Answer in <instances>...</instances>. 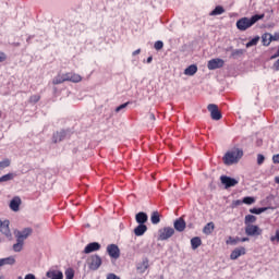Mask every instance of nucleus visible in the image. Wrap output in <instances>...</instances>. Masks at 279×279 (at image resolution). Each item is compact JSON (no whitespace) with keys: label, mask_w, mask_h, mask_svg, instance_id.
Here are the masks:
<instances>
[{"label":"nucleus","mask_w":279,"mask_h":279,"mask_svg":"<svg viewBox=\"0 0 279 279\" xmlns=\"http://www.w3.org/2000/svg\"><path fill=\"white\" fill-rule=\"evenodd\" d=\"M260 19H265V15H253L252 17H242L236 22V27L240 29V32H245L246 29H250L252 25H255V23H258Z\"/></svg>","instance_id":"nucleus-1"},{"label":"nucleus","mask_w":279,"mask_h":279,"mask_svg":"<svg viewBox=\"0 0 279 279\" xmlns=\"http://www.w3.org/2000/svg\"><path fill=\"white\" fill-rule=\"evenodd\" d=\"M243 158V150L239 148H232L231 150L227 151L223 157L225 165H236L239 160Z\"/></svg>","instance_id":"nucleus-2"},{"label":"nucleus","mask_w":279,"mask_h":279,"mask_svg":"<svg viewBox=\"0 0 279 279\" xmlns=\"http://www.w3.org/2000/svg\"><path fill=\"white\" fill-rule=\"evenodd\" d=\"M159 236H158V241H167L169 239H171V236H173V234H175V229L171 228V227H165L159 229Z\"/></svg>","instance_id":"nucleus-3"},{"label":"nucleus","mask_w":279,"mask_h":279,"mask_svg":"<svg viewBox=\"0 0 279 279\" xmlns=\"http://www.w3.org/2000/svg\"><path fill=\"white\" fill-rule=\"evenodd\" d=\"M34 232L32 228H25L22 231L15 230L14 236L17 241H22V243H25V240Z\"/></svg>","instance_id":"nucleus-4"},{"label":"nucleus","mask_w":279,"mask_h":279,"mask_svg":"<svg viewBox=\"0 0 279 279\" xmlns=\"http://www.w3.org/2000/svg\"><path fill=\"white\" fill-rule=\"evenodd\" d=\"M245 234H247V236H260L263 229H259L256 225H247L245 227Z\"/></svg>","instance_id":"nucleus-5"},{"label":"nucleus","mask_w":279,"mask_h":279,"mask_svg":"<svg viewBox=\"0 0 279 279\" xmlns=\"http://www.w3.org/2000/svg\"><path fill=\"white\" fill-rule=\"evenodd\" d=\"M0 232L9 239V241H12V232L10 231V220H1L0 219Z\"/></svg>","instance_id":"nucleus-6"},{"label":"nucleus","mask_w":279,"mask_h":279,"mask_svg":"<svg viewBox=\"0 0 279 279\" xmlns=\"http://www.w3.org/2000/svg\"><path fill=\"white\" fill-rule=\"evenodd\" d=\"M207 110L210 112V117L214 121L221 120V111H219V107L215 104H210L207 106Z\"/></svg>","instance_id":"nucleus-7"},{"label":"nucleus","mask_w":279,"mask_h":279,"mask_svg":"<svg viewBox=\"0 0 279 279\" xmlns=\"http://www.w3.org/2000/svg\"><path fill=\"white\" fill-rule=\"evenodd\" d=\"M223 64H226V61H223L222 59H211L207 63V69H209V71H215L216 69H221Z\"/></svg>","instance_id":"nucleus-8"},{"label":"nucleus","mask_w":279,"mask_h":279,"mask_svg":"<svg viewBox=\"0 0 279 279\" xmlns=\"http://www.w3.org/2000/svg\"><path fill=\"white\" fill-rule=\"evenodd\" d=\"M220 182L221 184H225L226 189H230L239 184V180L226 175L220 177Z\"/></svg>","instance_id":"nucleus-9"},{"label":"nucleus","mask_w":279,"mask_h":279,"mask_svg":"<svg viewBox=\"0 0 279 279\" xmlns=\"http://www.w3.org/2000/svg\"><path fill=\"white\" fill-rule=\"evenodd\" d=\"M89 268L94 271L97 270L98 267H101V257L99 255H94L89 258Z\"/></svg>","instance_id":"nucleus-10"},{"label":"nucleus","mask_w":279,"mask_h":279,"mask_svg":"<svg viewBox=\"0 0 279 279\" xmlns=\"http://www.w3.org/2000/svg\"><path fill=\"white\" fill-rule=\"evenodd\" d=\"M98 250H101V244H99L98 242H92V243L87 244L86 247L84 248V254H90L93 252H98Z\"/></svg>","instance_id":"nucleus-11"},{"label":"nucleus","mask_w":279,"mask_h":279,"mask_svg":"<svg viewBox=\"0 0 279 279\" xmlns=\"http://www.w3.org/2000/svg\"><path fill=\"white\" fill-rule=\"evenodd\" d=\"M107 252L111 258H116V259L119 258V256L121 255L119 251V246H117L116 244L108 245Z\"/></svg>","instance_id":"nucleus-12"},{"label":"nucleus","mask_w":279,"mask_h":279,"mask_svg":"<svg viewBox=\"0 0 279 279\" xmlns=\"http://www.w3.org/2000/svg\"><path fill=\"white\" fill-rule=\"evenodd\" d=\"M240 256H245V247L243 246L236 247L230 254L231 260H236V258H239Z\"/></svg>","instance_id":"nucleus-13"},{"label":"nucleus","mask_w":279,"mask_h":279,"mask_svg":"<svg viewBox=\"0 0 279 279\" xmlns=\"http://www.w3.org/2000/svg\"><path fill=\"white\" fill-rule=\"evenodd\" d=\"M174 229L177 232H184L186 229V221H184L182 218H179L174 221Z\"/></svg>","instance_id":"nucleus-14"},{"label":"nucleus","mask_w":279,"mask_h":279,"mask_svg":"<svg viewBox=\"0 0 279 279\" xmlns=\"http://www.w3.org/2000/svg\"><path fill=\"white\" fill-rule=\"evenodd\" d=\"M21 207V197L15 196L11 202H10V208L13 210V213H19V208Z\"/></svg>","instance_id":"nucleus-15"},{"label":"nucleus","mask_w":279,"mask_h":279,"mask_svg":"<svg viewBox=\"0 0 279 279\" xmlns=\"http://www.w3.org/2000/svg\"><path fill=\"white\" fill-rule=\"evenodd\" d=\"M147 215L143 211H140L138 214L135 215V221L141 226H145V223H147Z\"/></svg>","instance_id":"nucleus-16"},{"label":"nucleus","mask_w":279,"mask_h":279,"mask_svg":"<svg viewBox=\"0 0 279 279\" xmlns=\"http://www.w3.org/2000/svg\"><path fill=\"white\" fill-rule=\"evenodd\" d=\"M46 276H47V278H50V279H63L64 278V275L60 270H49L46 274Z\"/></svg>","instance_id":"nucleus-17"},{"label":"nucleus","mask_w":279,"mask_h":279,"mask_svg":"<svg viewBox=\"0 0 279 279\" xmlns=\"http://www.w3.org/2000/svg\"><path fill=\"white\" fill-rule=\"evenodd\" d=\"M5 265H16V258L14 256L0 258V267H5Z\"/></svg>","instance_id":"nucleus-18"},{"label":"nucleus","mask_w":279,"mask_h":279,"mask_svg":"<svg viewBox=\"0 0 279 279\" xmlns=\"http://www.w3.org/2000/svg\"><path fill=\"white\" fill-rule=\"evenodd\" d=\"M271 40H276V37H272V35L269 33L262 36V43L265 45V47H269V45H271Z\"/></svg>","instance_id":"nucleus-19"},{"label":"nucleus","mask_w":279,"mask_h":279,"mask_svg":"<svg viewBox=\"0 0 279 279\" xmlns=\"http://www.w3.org/2000/svg\"><path fill=\"white\" fill-rule=\"evenodd\" d=\"M65 80H66V82H74L75 84H77V82H80L82 80V76L80 74H75V73H66Z\"/></svg>","instance_id":"nucleus-20"},{"label":"nucleus","mask_w":279,"mask_h":279,"mask_svg":"<svg viewBox=\"0 0 279 279\" xmlns=\"http://www.w3.org/2000/svg\"><path fill=\"white\" fill-rule=\"evenodd\" d=\"M65 136L66 133L64 131L56 132L52 136V143H61V141H64Z\"/></svg>","instance_id":"nucleus-21"},{"label":"nucleus","mask_w":279,"mask_h":279,"mask_svg":"<svg viewBox=\"0 0 279 279\" xmlns=\"http://www.w3.org/2000/svg\"><path fill=\"white\" fill-rule=\"evenodd\" d=\"M195 73H197V65L195 64H192L184 70V75H187L189 77H193Z\"/></svg>","instance_id":"nucleus-22"},{"label":"nucleus","mask_w":279,"mask_h":279,"mask_svg":"<svg viewBox=\"0 0 279 279\" xmlns=\"http://www.w3.org/2000/svg\"><path fill=\"white\" fill-rule=\"evenodd\" d=\"M145 232H147V227L145 225H138L134 229L135 236H143V234H145Z\"/></svg>","instance_id":"nucleus-23"},{"label":"nucleus","mask_w":279,"mask_h":279,"mask_svg":"<svg viewBox=\"0 0 279 279\" xmlns=\"http://www.w3.org/2000/svg\"><path fill=\"white\" fill-rule=\"evenodd\" d=\"M148 267H149V260L144 259L141 264H138L137 271H140V274H145Z\"/></svg>","instance_id":"nucleus-24"},{"label":"nucleus","mask_w":279,"mask_h":279,"mask_svg":"<svg viewBox=\"0 0 279 279\" xmlns=\"http://www.w3.org/2000/svg\"><path fill=\"white\" fill-rule=\"evenodd\" d=\"M226 12V9L223 7L218 5L210 13L209 16H219Z\"/></svg>","instance_id":"nucleus-25"},{"label":"nucleus","mask_w":279,"mask_h":279,"mask_svg":"<svg viewBox=\"0 0 279 279\" xmlns=\"http://www.w3.org/2000/svg\"><path fill=\"white\" fill-rule=\"evenodd\" d=\"M211 232H215V222H208L203 228V233L209 235Z\"/></svg>","instance_id":"nucleus-26"},{"label":"nucleus","mask_w":279,"mask_h":279,"mask_svg":"<svg viewBox=\"0 0 279 279\" xmlns=\"http://www.w3.org/2000/svg\"><path fill=\"white\" fill-rule=\"evenodd\" d=\"M15 177H16V174H14L12 172L4 174V175L0 177V184L3 182H10L11 180H14Z\"/></svg>","instance_id":"nucleus-27"},{"label":"nucleus","mask_w":279,"mask_h":279,"mask_svg":"<svg viewBox=\"0 0 279 279\" xmlns=\"http://www.w3.org/2000/svg\"><path fill=\"white\" fill-rule=\"evenodd\" d=\"M150 221L154 223V226H157V223H160V214L158 211H153L150 216Z\"/></svg>","instance_id":"nucleus-28"},{"label":"nucleus","mask_w":279,"mask_h":279,"mask_svg":"<svg viewBox=\"0 0 279 279\" xmlns=\"http://www.w3.org/2000/svg\"><path fill=\"white\" fill-rule=\"evenodd\" d=\"M64 82H66V74L58 75L57 77H54L52 81V84L54 85L64 84Z\"/></svg>","instance_id":"nucleus-29"},{"label":"nucleus","mask_w":279,"mask_h":279,"mask_svg":"<svg viewBox=\"0 0 279 279\" xmlns=\"http://www.w3.org/2000/svg\"><path fill=\"white\" fill-rule=\"evenodd\" d=\"M192 250H197L199 245H202V239L199 236H195L191 240Z\"/></svg>","instance_id":"nucleus-30"},{"label":"nucleus","mask_w":279,"mask_h":279,"mask_svg":"<svg viewBox=\"0 0 279 279\" xmlns=\"http://www.w3.org/2000/svg\"><path fill=\"white\" fill-rule=\"evenodd\" d=\"M245 226H252V223H256V216L247 215L244 220Z\"/></svg>","instance_id":"nucleus-31"},{"label":"nucleus","mask_w":279,"mask_h":279,"mask_svg":"<svg viewBox=\"0 0 279 279\" xmlns=\"http://www.w3.org/2000/svg\"><path fill=\"white\" fill-rule=\"evenodd\" d=\"M10 165H12V160H10L9 158L3 159L2 161H0V171H3V169H8Z\"/></svg>","instance_id":"nucleus-32"},{"label":"nucleus","mask_w":279,"mask_h":279,"mask_svg":"<svg viewBox=\"0 0 279 279\" xmlns=\"http://www.w3.org/2000/svg\"><path fill=\"white\" fill-rule=\"evenodd\" d=\"M266 210H269V207L252 208L250 209V213H252V215H260L263 213H266Z\"/></svg>","instance_id":"nucleus-33"},{"label":"nucleus","mask_w":279,"mask_h":279,"mask_svg":"<svg viewBox=\"0 0 279 279\" xmlns=\"http://www.w3.org/2000/svg\"><path fill=\"white\" fill-rule=\"evenodd\" d=\"M23 245H25V242H22L21 240H16V243L13 244V251L23 252Z\"/></svg>","instance_id":"nucleus-34"},{"label":"nucleus","mask_w":279,"mask_h":279,"mask_svg":"<svg viewBox=\"0 0 279 279\" xmlns=\"http://www.w3.org/2000/svg\"><path fill=\"white\" fill-rule=\"evenodd\" d=\"M239 241H241L240 238H232V236H229L226 241V244L227 245H238Z\"/></svg>","instance_id":"nucleus-35"},{"label":"nucleus","mask_w":279,"mask_h":279,"mask_svg":"<svg viewBox=\"0 0 279 279\" xmlns=\"http://www.w3.org/2000/svg\"><path fill=\"white\" fill-rule=\"evenodd\" d=\"M243 53H245V50L243 49H235L231 52V58H241V56H243Z\"/></svg>","instance_id":"nucleus-36"},{"label":"nucleus","mask_w":279,"mask_h":279,"mask_svg":"<svg viewBox=\"0 0 279 279\" xmlns=\"http://www.w3.org/2000/svg\"><path fill=\"white\" fill-rule=\"evenodd\" d=\"M258 40H260V37L253 38L246 44V48L250 49V47H255V45H258Z\"/></svg>","instance_id":"nucleus-37"},{"label":"nucleus","mask_w":279,"mask_h":279,"mask_svg":"<svg viewBox=\"0 0 279 279\" xmlns=\"http://www.w3.org/2000/svg\"><path fill=\"white\" fill-rule=\"evenodd\" d=\"M254 202H256V199L252 196H246L243 198L242 204H246L247 206L254 204Z\"/></svg>","instance_id":"nucleus-38"},{"label":"nucleus","mask_w":279,"mask_h":279,"mask_svg":"<svg viewBox=\"0 0 279 279\" xmlns=\"http://www.w3.org/2000/svg\"><path fill=\"white\" fill-rule=\"evenodd\" d=\"M75 278V271L72 268L65 270V279H73Z\"/></svg>","instance_id":"nucleus-39"},{"label":"nucleus","mask_w":279,"mask_h":279,"mask_svg":"<svg viewBox=\"0 0 279 279\" xmlns=\"http://www.w3.org/2000/svg\"><path fill=\"white\" fill-rule=\"evenodd\" d=\"M29 101L31 104H38V101H40V97L38 95L31 96Z\"/></svg>","instance_id":"nucleus-40"},{"label":"nucleus","mask_w":279,"mask_h":279,"mask_svg":"<svg viewBox=\"0 0 279 279\" xmlns=\"http://www.w3.org/2000/svg\"><path fill=\"white\" fill-rule=\"evenodd\" d=\"M130 102H125L120 105L119 107L116 108V112H121V110H125V108H128Z\"/></svg>","instance_id":"nucleus-41"},{"label":"nucleus","mask_w":279,"mask_h":279,"mask_svg":"<svg viewBox=\"0 0 279 279\" xmlns=\"http://www.w3.org/2000/svg\"><path fill=\"white\" fill-rule=\"evenodd\" d=\"M162 47H165V44L162 41L159 40V41L155 43V49L157 51H160V49H162Z\"/></svg>","instance_id":"nucleus-42"},{"label":"nucleus","mask_w":279,"mask_h":279,"mask_svg":"<svg viewBox=\"0 0 279 279\" xmlns=\"http://www.w3.org/2000/svg\"><path fill=\"white\" fill-rule=\"evenodd\" d=\"M270 241H277V243H279V229L276 231V234L270 236Z\"/></svg>","instance_id":"nucleus-43"},{"label":"nucleus","mask_w":279,"mask_h":279,"mask_svg":"<svg viewBox=\"0 0 279 279\" xmlns=\"http://www.w3.org/2000/svg\"><path fill=\"white\" fill-rule=\"evenodd\" d=\"M263 162H265V156L257 155V165H263Z\"/></svg>","instance_id":"nucleus-44"},{"label":"nucleus","mask_w":279,"mask_h":279,"mask_svg":"<svg viewBox=\"0 0 279 279\" xmlns=\"http://www.w3.org/2000/svg\"><path fill=\"white\" fill-rule=\"evenodd\" d=\"M272 162L279 165V154L272 156Z\"/></svg>","instance_id":"nucleus-45"},{"label":"nucleus","mask_w":279,"mask_h":279,"mask_svg":"<svg viewBox=\"0 0 279 279\" xmlns=\"http://www.w3.org/2000/svg\"><path fill=\"white\" fill-rule=\"evenodd\" d=\"M107 279H121L119 276L114 275V274H109L107 276Z\"/></svg>","instance_id":"nucleus-46"},{"label":"nucleus","mask_w":279,"mask_h":279,"mask_svg":"<svg viewBox=\"0 0 279 279\" xmlns=\"http://www.w3.org/2000/svg\"><path fill=\"white\" fill-rule=\"evenodd\" d=\"M7 56L3 52H0V62H5Z\"/></svg>","instance_id":"nucleus-47"},{"label":"nucleus","mask_w":279,"mask_h":279,"mask_svg":"<svg viewBox=\"0 0 279 279\" xmlns=\"http://www.w3.org/2000/svg\"><path fill=\"white\" fill-rule=\"evenodd\" d=\"M24 279H36V276L34 274H28L24 277Z\"/></svg>","instance_id":"nucleus-48"},{"label":"nucleus","mask_w":279,"mask_h":279,"mask_svg":"<svg viewBox=\"0 0 279 279\" xmlns=\"http://www.w3.org/2000/svg\"><path fill=\"white\" fill-rule=\"evenodd\" d=\"M150 121H156V116L154 113L148 114Z\"/></svg>","instance_id":"nucleus-49"},{"label":"nucleus","mask_w":279,"mask_h":279,"mask_svg":"<svg viewBox=\"0 0 279 279\" xmlns=\"http://www.w3.org/2000/svg\"><path fill=\"white\" fill-rule=\"evenodd\" d=\"M241 204H243V201L241 202V201H234L233 202V205L234 206H241Z\"/></svg>","instance_id":"nucleus-50"},{"label":"nucleus","mask_w":279,"mask_h":279,"mask_svg":"<svg viewBox=\"0 0 279 279\" xmlns=\"http://www.w3.org/2000/svg\"><path fill=\"white\" fill-rule=\"evenodd\" d=\"M138 53H141V49H137L133 52V56H138Z\"/></svg>","instance_id":"nucleus-51"},{"label":"nucleus","mask_w":279,"mask_h":279,"mask_svg":"<svg viewBox=\"0 0 279 279\" xmlns=\"http://www.w3.org/2000/svg\"><path fill=\"white\" fill-rule=\"evenodd\" d=\"M240 241H241L242 243H245V241H250V238H242Z\"/></svg>","instance_id":"nucleus-52"},{"label":"nucleus","mask_w":279,"mask_h":279,"mask_svg":"<svg viewBox=\"0 0 279 279\" xmlns=\"http://www.w3.org/2000/svg\"><path fill=\"white\" fill-rule=\"evenodd\" d=\"M275 182H276V184H279V177L275 178Z\"/></svg>","instance_id":"nucleus-53"},{"label":"nucleus","mask_w":279,"mask_h":279,"mask_svg":"<svg viewBox=\"0 0 279 279\" xmlns=\"http://www.w3.org/2000/svg\"><path fill=\"white\" fill-rule=\"evenodd\" d=\"M151 60H153V58H151V57H148V58H147V62H148V64H149V62H151Z\"/></svg>","instance_id":"nucleus-54"},{"label":"nucleus","mask_w":279,"mask_h":279,"mask_svg":"<svg viewBox=\"0 0 279 279\" xmlns=\"http://www.w3.org/2000/svg\"><path fill=\"white\" fill-rule=\"evenodd\" d=\"M17 279H23V277H19Z\"/></svg>","instance_id":"nucleus-55"},{"label":"nucleus","mask_w":279,"mask_h":279,"mask_svg":"<svg viewBox=\"0 0 279 279\" xmlns=\"http://www.w3.org/2000/svg\"><path fill=\"white\" fill-rule=\"evenodd\" d=\"M0 279H3V277H2V276H0Z\"/></svg>","instance_id":"nucleus-56"},{"label":"nucleus","mask_w":279,"mask_h":279,"mask_svg":"<svg viewBox=\"0 0 279 279\" xmlns=\"http://www.w3.org/2000/svg\"><path fill=\"white\" fill-rule=\"evenodd\" d=\"M0 118H1V111H0Z\"/></svg>","instance_id":"nucleus-57"}]
</instances>
